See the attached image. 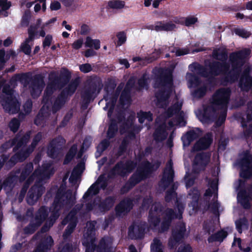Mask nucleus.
Instances as JSON below:
<instances>
[{
	"label": "nucleus",
	"mask_w": 252,
	"mask_h": 252,
	"mask_svg": "<svg viewBox=\"0 0 252 252\" xmlns=\"http://www.w3.org/2000/svg\"><path fill=\"white\" fill-rule=\"evenodd\" d=\"M251 50L245 49L241 51L232 54L230 59L233 63V68L229 71L228 65L225 63L219 62L215 63L211 67L212 75H217L223 74L225 75L226 81L232 83L238 79L240 72L243 71L240 81L239 86L244 91L249 90L252 84V78L249 72L252 70V66L244 63V60L250 55Z\"/></svg>",
	"instance_id": "f257e3e1"
},
{
	"label": "nucleus",
	"mask_w": 252,
	"mask_h": 252,
	"mask_svg": "<svg viewBox=\"0 0 252 252\" xmlns=\"http://www.w3.org/2000/svg\"><path fill=\"white\" fill-rule=\"evenodd\" d=\"M230 93V90L228 88H222L218 90L212 97L211 105L205 111V115L203 118H199L200 121L203 123H207V115H209L211 111L220 109L222 110V113L217 123H219V125L223 123L225 119L226 108L229 100Z\"/></svg>",
	"instance_id": "f03ea898"
},
{
	"label": "nucleus",
	"mask_w": 252,
	"mask_h": 252,
	"mask_svg": "<svg viewBox=\"0 0 252 252\" xmlns=\"http://www.w3.org/2000/svg\"><path fill=\"white\" fill-rule=\"evenodd\" d=\"M3 93L5 95L1 100V103L5 111L11 113H16L20 109V104L17 99L13 96V93L12 91L8 92L5 88L3 89Z\"/></svg>",
	"instance_id": "7ed1b4c3"
},
{
	"label": "nucleus",
	"mask_w": 252,
	"mask_h": 252,
	"mask_svg": "<svg viewBox=\"0 0 252 252\" xmlns=\"http://www.w3.org/2000/svg\"><path fill=\"white\" fill-rule=\"evenodd\" d=\"M187 78L189 83V87L196 88L193 94L195 97H201L205 94L207 91L206 87L203 83L199 81L197 77L192 74L189 73L187 75Z\"/></svg>",
	"instance_id": "20e7f679"
},
{
	"label": "nucleus",
	"mask_w": 252,
	"mask_h": 252,
	"mask_svg": "<svg viewBox=\"0 0 252 252\" xmlns=\"http://www.w3.org/2000/svg\"><path fill=\"white\" fill-rule=\"evenodd\" d=\"M250 158L248 152L241 156V158L236 165L241 170L240 175L243 178H248L252 174V166L251 165Z\"/></svg>",
	"instance_id": "39448f33"
},
{
	"label": "nucleus",
	"mask_w": 252,
	"mask_h": 252,
	"mask_svg": "<svg viewBox=\"0 0 252 252\" xmlns=\"http://www.w3.org/2000/svg\"><path fill=\"white\" fill-rule=\"evenodd\" d=\"M183 210L184 206L181 204L178 205V212L176 214L173 213L171 209L167 210L165 213V218L161 223V231H164L168 228L172 219L174 218L181 219Z\"/></svg>",
	"instance_id": "423d86ee"
},
{
	"label": "nucleus",
	"mask_w": 252,
	"mask_h": 252,
	"mask_svg": "<svg viewBox=\"0 0 252 252\" xmlns=\"http://www.w3.org/2000/svg\"><path fill=\"white\" fill-rule=\"evenodd\" d=\"M37 32V26H31L29 30V38L22 44L21 49L26 54H29L31 51V45L30 43L32 41L35 33Z\"/></svg>",
	"instance_id": "0eeeda50"
},
{
	"label": "nucleus",
	"mask_w": 252,
	"mask_h": 252,
	"mask_svg": "<svg viewBox=\"0 0 252 252\" xmlns=\"http://www.w3.org/2000/svg\"><path fill=\"white\" fill-rule=\"evenodd\" d=\"M94 231L93 228L90 230V233L86 232L84 235V238L83 241V245L86 247V252H94L95 241Z\"/></svg>",
	"instance_id": "6e6552de"
},
{
	"label": "nucleus",
	"mask_w": 252,
	"mask_h": 252,
	"mask_svg": "<svg viewBox=\"0 0 252 252\" xmlns=\"http://www.w3.org/2000/svg\"><path fill=\"white\" fill-rule=\"evenodd\" d=\"M210 157L205 154H202L196 156L193 168L194 169L199 168L203 169L204 167L209 162Z\"/></svg>",
	"instance_id": "1a4fd4ad"
},
{
	"label": "nucleus",
	"mask_w": 252,
	"mask_h": 252,
	"mask_svg": "<svg viewBox=\"0 0 252 252\" xmlns=\"http://www.w3.org/2000/svg\"><path fill=\"white\" fill-rule=\"evenodd\" d=\"M44 86V84L42 78L40 77L37 80H35L31 86L32 95L34 97L38 96Z\"/></svg>",
	"instance_id": "9d476101"
},
{
	"label": "nucleus",
	"mask_w": 252,
	"mask_h": 252,
	"mask_svg": "<svg viewBox=\"0 0 252 252\" xmlns=\"http://www.w3.org/2000/svg\"><path fill=\"white\" fill-rule=\"evenodd\" d=\"M160 205L158 204H156L153 205L152 210L150 212L149 215V222L151 226H157L158 223V209H159Z\"/></svg>",
	"instance_id": "9b49d317"
},
{
	"label": "nucleus",
	"mask_w": 252,
	"mask_h": 252,
	"mask_svg": "<svg viewBox=\"0 0 252 252\" xmlns=\"http://www.w3.org/2000/svg\"><path fill=\"white\" fill-rule=\"evenodd\" d=\"M200 132L201 131L198 128H196L188 132L186 135L182 137L184 145H189L191 141L199 135Z\"/></svg>",
	"instance_id": "f8f14e48"
},
{
	"label": "nucleus",
	"mask_w": 252,
	"mask_h": 252,
	"mask_svg": "<svg viewBox=\"0 0 252 252\" xmlns=\"http://www.w3.org/2000/svg\"><path fill=\"white\" fill-rule=\"evenodd\" d=\"M212 141L211 134H207L204 138L200 139L194 146L195 150H201L207 148Z\"/></svg>",
	"instance_id": "ddd939ff"
},
{
	"label": "nucleus",
	"mask_w": 252,
	"mask_h": 252,
	"mask_svg": "<svg viewBox=\"0 0 252 252\" xmlns=\"http://www.w3.org/2000/svg\"><path fill=\"white\" fill-rule=\"evenodd\" d=\"M84 169V164L83 163L78 164L73 170L71 176L69 178V181L72 183H76Z\"/></svg>",
	"instance_id": "4468645a"
},
{
	"label": "nucleus",
	"mask_w": 252,
	"mask_h": 252,
	"mask_svg": "<svg viewBox=\"0 0 252 252\" xmlns=\"http://www.w3.org/2000/svg\"><path fill=\"white\" fill-rule=\"evenodd\" d=\"M70 221V223L69 225L67 226V229L65 230V235H67L70 234L75 228L76 226L75 218L74 217V213H70L66 217V218L63 221V223L64 224L67 223L68 220Z\"/></svg>",
	"instance_id": "2eb2a0df"
},
{
	"label": "nucleus",
	"mask_w": 252,
	"mask_h": 252,
	"mask_svg": "<svg viewBox=\"0 0 252 252\" xmlns=\"http://www.w3.org/2000/svg\"><path fill=\"white\" fill-rule=\"evenodd\" d=\"M144 231V228L139 227L138 225L130 226L129 229L128 235L132 238H138L141 237Z\"/></svg>",
	"instance_id": "dca6fc26"
},
{
	"label": "nucleus",
	"mask_w": 252,
	"mask_h": 252,
	"mask_svg": "<svg viewBox=\"0 0 252 252\" xmlns=\"http://www.w3.org/2000/svg\"><path fill=\"white\" fill-rule=\"evenodd\" d=\"M173 176V172L171 167V163L169 162L164 171L163 177L162 179L163 184L171 183L172 181Z\"/></svg>",
	"instance_id": "f3484780"
},
{
	"label": "nucleus",
	"mask_w": 252,
	"mask_h": 252,
	"mask_svg": "<svg viewBox=\"0 0 252 252\" xmlns=\"http://www.w3.org/2000/svg\"><path fill=\"white\" fill-rule=\"evenodd\" d=\"M250 195L248 196L245 192H239L238 194V201L245 208L249 207L248 202L249 199L252 197V188L251 189Z\"/></svg>",
	"instance_id": "a211bd4d"
},
{
	"label": "nucleus",
	"mask_w": 252,
	"mask_h": 252,
	"mask_svg": "<svg viewBox=\"0 0 252 252\" xmlns=\"http://www.w3.org/2000/svg\"><path fill=\"white\" fill-rule=\"evenodd\" d=\"M51 165L49 163L44 164L42 169L40 170H36L33 176H38L41 178H48L51 174Z\"/></svg>",
	"instance_id": "6ab92c4d"
},
{
	"label": "nucleus",
	"mask_w": 252,
	"mask_h": 252,
	"mask_svg": "<svg viewBox=\"0 0 252 252\" xmlns=\"http://www.w3.org/2000/svg\"><path fill=\"white\" fill-rule=\"evenodd\" d=\"M112 242V240L110 238H103L100 242L99 245L98 246L97 251V252H106L107 249L109 247Z\"/></svg>",
	"instance_id": "aec40b11"
},
{
	"label": "nucleus",
	"mask_w": 252,
	"mask_h": 252,
	"mask_svg": "<svg viewBox=\"0 0 252 252\" xmlns=\"http://www.w3.org/2000/svg\"><path fill=\"white\" fill-rule=\"evenodd\" d=\"M130 209V206L127 201H124L116 208L117 214L119 216L127 213Z\"/></svg>",
	"instance_id": "412c9836"
},
{
	"label": "nucleus",
	"mask_w": 252,
	"mask_h": 252,
	"mask_svg": "<svg viewBox=\"0 0 252 252\" xmlns=\"http://www.w3.org/2000/svg\"><path fill=\"white\" fill-rule=\"evenodd\" d=\"M11 6V3L8 0H0V17H6L8 12L6 10Z\"/></svg>",
	"instance_id": "4be33fe9"
},
{
	"label": "nucleus",
	"mask_w": 252,
	"mask_h": 252,
	"mask_svg": "<svg viewBox=\"0 0 252 252\" xmlns=\"http://www.w3.org/2000/svg\"><path fill=\"white\" fill-rule=\"evenodd\" d=\"M30 134L27 133L23 137L18 136L16 139L14 140L12 142V145H15V148L18 149L19 147H21L23 145L26 143L29 140Z\"/></svg>",
	"instance_id": "5701e85b"
},
{
	"label": "nucleus",
	"mask_w": 252,
	"mask_h": 252,
	"mask_svg": "<svg viewBox=\"0 0 252 252\" xmlns=\"http://www.w3.org/2000/svg\"><path fill=\"white\" fill-rule=\"evenodd\" d=\"M125 2L120 0H111L108 1V6L113 9H120L125 7Z\"/></svg>",
	"instance_id": "b1692460"
},
{
	"label": "nucleus",
	"mask_w": 252,
	"mask_h": 252,
	"mask_svg": "<svg viewBox=\"0 0 252 252\" xmlns=\"http://www.w3.org/2000/svg\"><path fill=\"white\" fill-rule=\"evenodd\" d=\"M162 77L164 78V86L168 88L171 90L172 87V75L171 71L167 70L165 73L163 74Z\"/></svg>",
	"instance_id": "393cba45"
},
{
	"label": "nucleus",
	"mask_w": 252,
	"mask_h": 252,
	"mask_svg": "<svg viewBox=\"0 0 252 252\" xmlns=\"http://www.w3.org/2000/svg\"><path fill=\"white\" fill-rule=\"evenodd\" d=\"M85 46L88 47H94L98 50L100 48V41L98 39H93L90 37H87L85 43Z\"/></svg>",
	"instance_id": "a878e982"
},
{
	"label": "nucleus",
	"mask_w": 252,
	"mask_h": 252,
	"mask_svg": "<svg viewBox=\"0 0 252 252\" xmlns=\"http://www.w3.org/2000/svg\"><path fill=\"white\" fill-rule=\"evenodd\" d=\"M156 97L158 99V105L159 107H163L166 104V99L168 97V92H164L162 94H157Z\"/></svg>",
	"instance_id": "bb28decb"
},
{
	"label": "nucleus",
	"mask_w": 252,
	"mask_h": 252,
	"mask_svg": "<svg viewBox=\"0 0 252 252\" xmlns=\"http://www.w3.org/2000/svg\"><path fill=\"white\" fill-rule=\"evenodd\" d=\"M138 117L140 123H143L145 121L150 122L153 119L152 114L150 112H140L138 114Z\"/></svg>",
	"instance_id": "cd10ccee"
},
{
	"label": "nucleus",
	"mask_w": 252,
	"mask_h": 252,
	"mask_svg": "<svg viewBox=\"0 0 252 252\" xmlns=\"http://www.w3.org/2000/svg\"><path fill=\"white\" fill-rule=\"evenodd\" d=\"M227 236V233L224 231H221L218 233L217 234L211 236L208 239L209 242H212L214 241H218L221 242L223 239L225 238Z\"/></svg>",
	"instance_id": "c85d7f7f"
},
{
	"label": "nucleus",
	"mask_w": 252,
	"mask_h": 252,
	"mask_svg": "<svg viewBox=\"0 0 252 252\" xmlns=\"http://www.w3.org/2000/svg\"><path fill=\"white\" fill-rule=\"evenodd\" d=\"M236 226L238 231L241 233L242 231L248 228V222L245 219H240L236 221Z\"/></svg>",
	"instance_id": "c756f323"
},
{
	"label": "nucleus",
	"mask_w": 252,
	"mask_h": 252,
	"mask_svg": "<svg viewBox=\"0 0 252 252\" xmlns=\"http://www.w3.org/2000/svg\"><path fill=\"white\" fill-rule=\"evenodd\" d=\"M151 252H163L161 243L158 239H155L151 245Z\"/></svg>",
	"instance_id": "7c9ffc66"
},
{
	"label": "nucleus",
	"mask_w": 252,
	"mask_h": 252,
	"mask_svg": "<svg viewBox=\"0 0 252 252\" xmlns=\"http://www.w3.org/2000/svg\"><path fill=\"white\" fill-rule=\"evenodd\" d=\"M163 126H162L159 129H157L155 134V136L158 140H162L167 135V133L163 129Z\"/></svg>",
	"instance_id": "2f4dec72"
},
{
	"label": "nucleus",
	"mask_w": 252,
	"mask_h": 252,
	"mask_svg": "<svg viewBox=\"0 0 252 252\" xmlns=\"http://www.w3.org/2000/svg\"><path fill=\"white\" fill-rule=\"evenodd\" d=\"M213 56L217 59L222 60L225 59L226 54L224 50L219 49L214 51Z\"/></svg>",
	"instance_id": "473e14b6"
},
{
	"label": "nucleus",
	"mask_w": 252,
	"mask_h": 252,
	"mask_svg": "<svg viewBox=\"0 0 252 252\" xmlns=\"http://www.w3.org/2000/svg\"><path fill=\"white\" fill-rule=\"evenodd\" d=\"M233 32L236 34L244 38H247L250 35V32L241 28H235L233 30Z\"/></svg>",
	"instance_id": "72a5a7b5"
},
{
	"label": "nucleus",
	"mask_w": 252,
	"mask_h": 252,
	"mask_svg": "<svg viewBox=\"0 0 252 252\" xmlns=\"http://www.w3.org/2000/svg\"><path fill=\"white\" fill-rule=\"evenodd\" d=\"M77 150V147L75 145L73 146L70 149L68 153L67 154L64 163H67L74 157Z\"/></svg>",
	"instance_id": "f704fd0d"
},
{
	"label": "nucleus",
	"mask_w": 252,
	"mask_h": 252,
	"mask_svg": "<svg viewBox=\"0 0 252 252\" xmlns=\"http://www.w3.org/2000/svg\"><path fill=\"white\" fill-rule=\"evenodd\" d=\"M189 195L190 198L192 199L194 202L192 205V209L194 210L196 206L197 205V200L199 197V193L197 190L194 189L192 191V194L191 192H189Z\"/></svg>",
	"instance_id": "c9c22d12"
},
{
	"label": "nucleus",
	"mask_w": 252,
	"mask_h": 252,
	"mask_svg": "<svg viewBox=\"0 0 252 252\" xmlns=\"http://www.w3.org/2000/svg\"><path fill=\"white\" fill-rule=\"evenodd\" d=\"M13 53L12 51H9L5 54L4 50H0V62H6L9 59L10 55Z\"/></svg>",
	"instance_id": "e433bc0d"
},
{
	"label": "nucleus",
	"mask_w": 252,
	"mask_h": 252,
	"mask_svg": "<svg viewBox=\"0 0 252 252\" xmlns=\"http://www.w3.org/2000/svg\"><path fill=\"white\" fill-rule=\"evenodd\" d=\"M46 214L44 211V208H42L40 210L38 215L36 217V220L38 221L37 225H39L41 222V221L44 220L46 217Z\"/></svg>",
	"instance_id": "4c0bfd02"
},
{
	"label": "nucleus",
	"mask_w": 252,
	"mask_h": 252,
	"mask_svg": "<svg viewBox=\"0 0 252 252\" xmlns=\"http://www.w3.org/2000/svg\"><path fill=\"white\" fill-rule=\"evenodd\" d=\"M217 190V183H216V181H214L211 185V188H209L208 189H207L206 191L205 195L206 196H210L213 192L215 193Z\"/></svg>",
	"instance_id": "58836bf2"
},
{
	"label": "nucleus",
	"mask_w": 252,
	"mask_h": 252,
	"mask_svg": "<svg viewBox=\"0 0 252 252\" xmlns=\"http://www.w3.org/2000/svg\"><path fill=\"white\" fill-rule=\"evenodd\" d=\"M19 122L17 119H13L9 123V127L12 131L15 132L19 127Z\"/></svg>",
	"instance_id": "ea45409f"
},
{
	"label": "nucleus",
	"mask_w": 252,
	"mask_h": 252,
	"mask_svg": "<svg viewBox=\"0 0 252 252\" xmlns=\"http://www.w3.org/2000/svg\"><path fill=\"white\" fill-rule=\"evenodd\" d=\"M117 36L118 39L117 42V45L118 46H121L126 41V35L123 32L119 33Z\"/></svg>",
	"instance_id": "a19ab883"
},
{
	"label": "nucleus",
	"mask_w": 252,
	"mask_h": 252,
	"mask_svg": "<svg viewBox=\"0 0 252 252\" xmlns=\"http://www.w3.org/2000/svg\"><path fill=\"white\" fill-rule=\"evenodd\" d=\"M84 43V40L82 38H79L75 40L72 44V47L73 49L77 50L81 48Z\"/></svg>",
	"instance_id": "79ce46f5"
},
{
	"label": "nucleus",
	"mask_w": 252,
	"mask_h": 252,
	"mask_svg": "<svg viewBox=\"0 0 252 252\" xmlns=\"http://www.w3.org/2000/svg\"><path fill=\"white\" fill-rule=\"evenodd\" d=\"M33 169L32 165V163H29L27 165L25 169L22 171V177L25 178L26 176L29 175V174L32 171Z\"/></svg>",
	"instance_id": "37998d69"
},
{
	"label": "nucleus",
	"mask_w": 252,
	"mask_h": 252,
	"mask_svg": "<svg viewBox=\"0 0 252 252\" xmlns=\"http://www.w3.org/2000/svg\"><path fill=\"white\" fill-rule=\"evenodd\" d=\"M160 27L162 30L170 31L175 28V25L173 23L161 24Z\"/></svg>",
	"instance_id": "c03bdc74"
},
{
	"label": "nucleus",
	"mask_w": 252,
	"mask_h": 252,
	"mask_svg": "<svg viewBox=\"0 0 252 252\" xmlns=\"http://www.w3.org/2000/svg\"><path fill=\"white\" fill-rule=\"evenodd\" d=\"M197 21L196 18L194 17H189L186 18L185 23L186 26H190L195 24Z\"/></svg>",
	"instance_id": "a18cd8bd"
},
{
	"label": "nucleus",
	"mask_w": 252,
	"mask_h": 252,
	"mask_svg": "<svg viewBox=\"0 0 252 252\" xmlns=\"http://www.w3.org/2000/svg\"><path fill=\"white\" fill-rule=\"evenodd\" d=\"M80 69L84 73H87L92 70V67L90 64L86 63L80 65Z\"/></svg>",
	"instance_id": "49530a36"
},
{
	"label": "nucleus",
	"mask_w": 252,
	"mask_h": 252,
	"mask_svg": "<svg viewBox=\"0 0 252 252\" xmlns=\"http://www.w3.org/2000/svg\"><path fill=\"white\" fill-rule=\"evenodd\" d=\"M233 245H237L239 247V248L243 250V251L245 252H249L250 251V248L249 247H247V248L246 249H243L242 248V247H241V240L239 238L238 239H234V242L232 244Z\"/></svg>",
	"instance_id": "de8ad7c7"
},
{
	"label": "nucleus",
	"mask_w": 252,
	"mask_h": 252,
	"mask_svg": "<svg viewBox=\"0 0 252 252\" xmlns=\"http://www.w3.org/2000/svg\"><path fill=\"white\" fill-rule=\"evenodd\" d=\"M61 5L59 2L54 1L51 2L50 8L51 10H57L61 8Z\"/></svg>",
	"instance_id": "09e8293b"
},
{
	"label": "nucleus",
	"mask_w": 252,
	"mask_h": 252,
	"mask_svg": "<svg viewBox=\"0 0 252 252\" xmlns=\"http://www.w3.org/2000/svg\"><path fill=\"white\" fill-rule=\"evenodd\" d=\"M116 130V126L114 125H111L110 126L108 130V132H107L108 136L110 138L113 137L115 133Z\"/></svg>",
	"instance_id": "8fccbe9b"
},
{
	"label": "nucleus",
	"mask_w": 252,
	"mask_h": 252,
	"mask_svg": "<svg viewBox=\"0 0 252 252\" xmlns=\"http://www.w3.org/2000/svg\"><path fill=\"white\" fill-rule=\"evenodd\" d=\"M178 252H192V251L189 245H182L179 247Z\"/></svg>",
	"instance_id": "3c124183"
},
{
	"label": "nucleus",
	"mask_w": 252,
	"mask_h": 252,
	"mask_svg": "<svg viewBox=\"0 0 252 252\" xmlns=\"http://www.w3.org/2000/svg\"><path fill=\"white\" fill-rule=\"evenodd\" d=\"M52 40V37L50 35H47L43 42V46L44 47L46 46H49L51 44V41Z\"/></svg>",
	"instance_id": "603ef678"
},
{
	"label": "nucleus",
	"mask_w": 252,
	"mask_h": 252,
	"mask_svg": "<svg viewBox=\"0 0 252 252\" xmlns=\"http://www.w3.org/2000/svg\"><path fill=\"white\" fill-rule=\"evenodd\" d=\"M97 187L96 185H92L88 189L87 193L90 195H94L97 193Z\"/></svg>",
	"instance_id": "864d4df0"
},
{
	"label": "nucleus",
	"mask_w": 252,
	"mask_h": 252,
	"mask_svg": "<svg viewBox=\"0 0 252 252\" xmlns=\"http://www.w3.org/2000/svg\"><path fill=\"white\" fill-rule=\"evenodd\" d=\"M189 53V51L187 48L178 49L176 50V55L177 56H182L187 54Z\"/></svg>",
	"instance_id": "5fc2aeb1"
},
{
	"label": "nucleus",
	"mask_w": 252,
	"mask_h": 252,
	"mask_svg": "<svg viewBox=\"0 0 252 252\" xmlns=\"http://www.w3.org/2000/svg\"><path fill=\"white\" fill-rule=\"evenodd\" d=\"M32 106V103L31 100H28L24 106V110L26 113H28L31 111Z\"/></svg>",
	"instance_id": "6e6d98bb"
},
{
	"label": "nucleus",
	"mask_w": 252,
	"mask_h": 252,
	"mask_svg": "<svg viewBox=\"0 0 252 252\" xmlns=\"http://www.w3.org/2000/svg\"><path fill=\"white\" fill-rule=\"evenodd\" d=\"M41 138V134L38 133V134H37L36 135V136L35 137V138H34V139L33 140V142H32V150L30 151V152L29 153L31 152L32 151L33 148L35 146V145H36L37 142L39 141L40 140Z\"/></svg>",
	"instance_id": "4d7b16f0"
},
{
	"label": "nucleus",
	"mask_w": 252,
	"mask_h": 252,
	"mask_svg": "<svg viewBox=\"0 0 252 252\" xmlns=\"http://www.w3.org/2000/svg\"><path fill=\"white\" fill-rule=\"evenodd\" d=\"M90 28L87 25L84 24L81 27L80 33L82 34H85L89 32Z\"/></svg>",
	"instance_id": "13d9d810"
},
{
	"label": "nucleus",
	"mask_w": 252,
	"mask_h": 252,
	"mask_svg": "<svg viewBox=\"0 0 252 252\" xmlns=\"http://www.w3.org/2000/svg\"><path fill=\"white\" fill-rule=\"evenodd\" d=\"M109 143L107 141H103L98 145V149H99L101 151L104 150L106 147L108 146Z\"/></svg>",
	"instance_id": "bf43d9fd"
},
{
	"label": "nucleus",
	"mask_w": 252,
	"mask_h": 252,
	"mask_svg": "<svg viewBox=\"0 0 252 252\" xmlns=\"http://www.w3.org/2000/svg\"><path fill=\"white\" fill-rule=\"evenodd\" d=\"M175 198L176 194L173 191H172L171 192H168L165 197L167 201H169L170 198H173L174 199Z\"/></svg>",
	"instance_id": "052dcab7"
},
{
	"label": "nucleus",
	"mask_w": 252,
	"mask_h": 252,
	"mask_svg": "<svg viewBox=\"0 0 252 252\" xmlns=\"http://www.w3.org/2000/svg\"><path fill=\"white\" fill-rule=\"evenodd\" d=\"M182 102H179V101H177L175 104L174 105V108H175V113H177L179 112L181 110L182 106Z\"/></svg>",
	"instance_id": "680f3d73"
},
{
	"label": "nucleus",
	"mask_w": 252,
	"mask_h": 252,
	"mask_svg": "<svg viewBox=\"0 0 252 252\" xmlns=\"http://www.w3.org/2000/svg\"><path fill=\"white\" fill-rule=\"evenodd\" d=\"M146 79H147V76H146V75H144L143 76V79H140L139 81V86H140V87L143 88L145 86V85L147 82Z\"/></svg>",
	"instance_id": "e2e57ef3"
},
{
	"label": "nucleus",
	"mask_w": 252,
	"mask_h": 252,
	"mask_svg": "<svg viewBox=\"0 0 252 252\" xmlns=\"http://www.w3.org/2000/svg\"><path fill=\"white\" fill-rule=\"evenodd\" d=\"M84 55L86 57H92L95 55V52L92 49H88L85 52Z\"/></svg>",
	"instance_id": "0e129e2a"
},
{
	"label": "nucleus",
	"mask_w": 252,
	"mask_h": 252,
	"mask_svg": "<svg viewBox=\"0 0 252 252\" xmlns=\"http://www.w3.org/2000/svg\"><path fill=\"white\" fill-rule=\"evenodd\" d=\"M37 3L35 4L34 6V11L35 12L37 13L39 12L41 9H42V3ZM43 11V10H42Z\"/></svg>",
	"instance_id": "69168bd1"
},
{
	"label": "nucleus",
	"mask_w": 252,
	"mask_h": 252,
	"mask_svg": "<svg viewBox=\"0 0 252 252\" xmlns=\"http://www.w3.org/2000/svg\"><path fill=\"white\" fill-rule=\"evenodd\" d=\"M56 20H57V18H55H55H53L50 19L49 20H48L47 22H46L43 25V26L44 27L47 26H48L50 24L54 23L56 21Z\"/></svg>",
	"instance_id": "338daca9"
},
{
	"label": "nucleus",
	"mask_w": 252,
	"mask_h": 252,
	"mask_svg": "<svg viewBox=\"0 0 252 252\" xmlns=\"http://www.w3.org/2000/svg\"><path fill=\"white\" fill-rule=\"evenodd\" d=\"M12 42V40L8 37L7 39H6L4 42H3V45L5 46H8L9 45H10Z\"/></svg>",
	"instance_id": "774afa93"
}]
</instances>
